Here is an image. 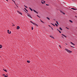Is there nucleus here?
Segmentation results:
<instances>
[{"mask_svg": "<svg viewBox=\"0 0 77 77\" xmlns=\"http://www.w3.org/2000/svg\"><path fill=\"white\" fill-rule=\"evenodd\" d=\"M27 62H28V63H30V62L29 60H27Z\"/></svg>", "mask_w": 77, "mask_h": 77, "instance_id": "obj_21", "label": "nucleus"}, {"mask_svg": "<svg viewBox=\"0 0 77 77\" xmlns=\"http://www.w3.org/2000/svg\"><path fill=\"white\" fill-rule=\"evenodd\" d=\"M3 70L5 72H7V71L6 69H3Z\"/></svg>", "mask_w": 77, "mask_h": 77, "instance_id": "obj_19", "label": "nucleus"}, {"mask_svg": "<svg viewBox=\"0 0 77 77\" xmlns=\"http://www.w3.org/2000/svg\"><path fill=\"white\" fill-rule=\"evenodd\" d=\"M51 24H52V25H53V26L54 25V24L52 23H51Z\"/></svg>", "mask_w": 77, "mask_h": 77, "instance_id": "obj_35", "label": "nucleus"}, {"mask_svg": "<svg viewBox=\"0 0 77 77\" xmlns=\"http://www.w3.org/2000/svg\"><path fill=\"white\" fill-rule=\"evenodd\" d=\"M57 30L58 31V32H59V33H61V32H60V31L59 30V29H57Z\"/></svg>", "mask_w": 77, "mask_h": 77, "instance_id": "obj_7", "label": "nucleus"}, {"mask_svg": "<svg viewBox=\"0 0 77 77\" xmlns=\"http://www.w3.org/2000/svg\"><path fill=\"white\" fill-rule=\"evenodd\" d=\"M40 21H41V22H42V23H44V22H43V21H42V20H41V19H40Z\"/></svg>", "mask_w": 77, "mask_h": 77, "instance_id": "obj_28", "label": "nucleus"}, {"mask_svg": "<svg viewBox=\"0 0 77 77\" xmlns=\"http://www.w3.org/2000/svg\"><path fill=\"white\" fill-rule=\"evenodd\" d=\"M49 36H50V37H51V38H53V39H54V37H53V36L51 35H49Z\"/></svg>", "mask_w": 77, "mask_h": 77, "instance_id": "obj_10", "label": "nucleus"}, {"mask_svg": "<svg viewBox=\"0 0 77 77\" xmlns=\"http://www.w3.org/2000/svg\"><path fill=\"white\" fill-rule=\"evenodd\" d=\"M53 26H54V27H55V25H54Z\"/></svg>", "mask_w": 77, "mask_h": 77, "instance_id": "obj_40", "label": "nucleus"}, {"mask_svg": "<svg viewBox=\"0 0 77 77\" xmlns=\"http://www.w3.org/2000/svg\"><path fill=\"white\" fill-rule=\"evenodd\" d=\"M20 27L18 26H17V30H18V29H20Z\"/></svg>", "mask_w": 77, "mask_h": 77, "instance_id": "obj_4", "label": "nucleus"}, {"mask_svg": "<svg viewBox=\"0 0 77 77\" xmlns=\"http://www.w3.org/2000/svg\"><path fill=\"white\" fill-rule=\"evenodd\" d=\"M66 29H68V30H69V28H68L67 27H66Z\"/></svg>", "mask_w": 77, "mask_h": 77, "instance_id": "obj_29", "label": "nucleus"}, {"mask_svg": "<svg viewBox=\"0 0 77 77\" xmlns=\"http://www.w3.org/2000/svg\"><path fill=\"white\" fill-rule=\"evenodd\" d=\"M30 17L31 18H32V17H31V16H30V17Z\"/></svg>", "mask_w": 77, "mask_h": 77, "instance_id": "obj_36", "label": "nucleus"}, {"mask_svg": "<svg viewBox=\"0 0 77 77\" xmlns=\"http://www.w3.org/2000/svg\"><path fill=\"white\" fill-rule=\"evenodd\" d=\"M29 9H30V11H33V10L32 9V8H30V7H29Z\"/></svg>", "mask_w": 77, "mask_h": 77, "instance_id": "obj_9", "label": "nucleus"}, {"mask_svg": "<svg viewBox=\"0 0 77 77\" xmlns=\"http://www.w3.org/2000/svg\"><path fill=\"white\" fill-rule=\"evenodd\" d=\"M42 1L43 2V3H45V1H42Z\"/></svg>", "mask_w": 77, "mask_h": 77, "instance_id": "obj_18", "label": "nucleus"}, {"mask_svg": "<svg viewBox=\"0 0 77 77\" xmlns=\"http://www.w3.org/2000/svg\"><path fill=\"white\" fill-rule=\"evenodd\" d=\"M55 26H57V27L58 25H57V24L55 23Z\"/></svg>", "mask_w": 77, "mask_h": 77, "instance_id": "obj_20", "label": "nucleus"}, {"mask_svg": "<svg viewBox=\"0 0 77 77\" xmlns=\"http://www.w3.org/2000/svg\"><path fill=\"white\" fill-rule=\"evenodd\" d=\"M32 30H33V27H32Z\"/></svg>", "mask_w": 77, "mask_h": 77, "instance_id": "obj_31", "label": "nucleus"}, {"mask_svg": "<svg viewBox=\"0 0 77 77\" xmlns=\"http://www.w3.org/2000/svg\"><path fill=\"white\" fill-rule=\"evenodd\" d=\"M24 7H25L26 8H27V7L25 5H24Z\"/></svg>", "mask_w": 77, "mask_h": 77, "instance_id": "obj_23", "label": "nucleus"}, {"mask_svg": "<svg viewBox=\"0 0 77 77\" xmlns=\"http://www.w3.org/2000/svg\"><path fill=\"white\" fill-rule=\"evenodd\" d=\"M46 6H49V5L48 4H46Z\"/></svg>", "mask_w": 77, "mask_h": 77, "instance_id": "obj_33", "label": "nucleus"}, {"mask_svg": "<svg viewBox=\"0 0 77 77\" xmlns=\"http://www.w3.org/2000/svg\"><path fill=\"white\" fill-rule=\"evenodd\" d=\"M51 29H52V30H53V28L51 27Z\"/></svg>", "mask_w": 77, "mask_h": 77, "instance_id": "obj_37", "label": "nucleus"}, {"mask_svg": "<svg viewBox=\"0 0 77 77\" xmlns=\"http://www.w3.org/2000/svg\"><path fill=\"white\" fill-rule=\"evenodd\" d=\"M70 47H72V48H74V47L72 46H70Z\"/></svg>", "mask_w": 77, "mask_h": 77, "instance_id": "obj_32", "label": "nucleus"}, {"mask_svg": "<svg viewBox=\"0 0 77 77\" xmlns=\"http://www.w3.org/2000/svg\"><path fill=\"white\" fill-rule=\"evenodd\" d=\"M24 10H25L26 11V12H28V11L27 10V9H26V8H24Z\"/></svg>", "mask_w": 77, "mask_h": 77, "instance_id": "obj_11", "label": "nucleus"}, {"mask_svg": "<svg viewBox=\"0 0 77 77\" xmlns=\"http://www.w3.org/2000/svg\"><path fill=\"white\" fill-rule=\"evenodd\" d=\"M65 50H66L67 52H68L69 53H72V51H69V50H68L67 49H65Z\"/></svg>", "mask_w": 77, "mask_h": 77, "instance_id": "obj_1", "label": "nucleus"}, {"mask_svg": "<svg viewBox=\"0 0 77 77\" xmlns=\"http://www.w3.org/2000/svg\"><path fill=\"white\" fill-rule=\"evenodd\" d=\"M7 31L8 33H9V29Z\"/></svg>", "mask_w": 77, "mask_h": 77, "instance_id": "obj_26", "label": "nucleus"}, {"mask_svg": "<svg viewBox=\"0 0 77 77\" xmlns=\"http://www.w3.org/2000/svg\"><path fill=\"white\" fill-rule=\"evenodd\" d=\"M70 43L71 44L73 45H75V44L72 43V42H70Z\"/></svg>", "mask_w": 77, "mask_h": 77, "instance_id": "obj_5", "label": "nucleus"}, {"mask_svg": "<svg viewBox=\"0 0 77 77\" xmlns=\"http://www.w3.org/2000/svg\"><path fill=\"white\" fill-rule=\"evenodd\" d=\"M69 21H70V23H73L72 21V20H70Z\"/></svg>", "mask_w": 77, "mask_h": 77, "instance_id": "obj_17", "label": "nucleus"}, {"mask_svg": "<svg viewBox=\"0 0 77 77\" xmlns=\"http://www.w3.org/2000/svg\"><path fill=\"white\" fill-rule=\"evenodd\" d=\"M56 23L57 24L59 25V23H58V22H57V21H56Z\"/></svg>", "mask_w": 77, "mask_h": 77, "instance_id": "obj_15", "label": "nucleus"}, {"mask_svg": "<svg viewBox=\"0 0 77 77\" xmlns=\"http://www.w3.org/2000/svg\"><path fill=\"white\" fill-rule=\"evenodd\" d=\"M3 75H5V74H4Z\"/></svg>", "mask_w": 77, "mask_h": 77, "instance_id": "obj_45", "label": "nucleus"}, {"mask_svg": "<svg viewBox=\"0 0 77 77\" xmlns=\"http://www.w3.org/2000/svg\"><path fill=\"white\" fill-rule=\"evenodd\" d=\"M27 15H28V16L29 17H30V14H28Z\"/></svg>", "mask_w": 77, "mask_h": 77, "instance_id": "obj_27", "label": "nucleus"}, {"mask_svg": "<svg viewBox=\"0 0 77 77\" xmlns=\"http://www.w3.org/2000/svg\"><path fill=\"white\" fill-rule=\"evenodd\" d=\"M59 29L60 30H62V28H61V27H60Z\"/></svg>", "mask_w": 77, "mask_h": 77, "instance_id": "obj_16", "label": "nucleus"}, {"mask_svg": "<svg viewBox=\"0 0 77 77\" xmlns=\"http://www.w3.org/2000/svg\"><path fill=\"white\" fill-rule=\"evenodd\" d=\"M33 11H34V12H35V13H36V14H38V12H37L36 11L34 10H33Z\"/></svg>", "mask_w": 77, "mask_h": 77, "instance_id": "obj_6", "label": "nucleus"}, {"mask_svg": "<svg viewBox=\"0 0 77 77\" xmlns=\"http://www.w3.org/2000/svg\"><path fill=\"white\" fill-rule=\"evenodd\" d=\"M12 0V1H13V2H14V0Z\"/></svg>", "mask_w": 77, "mask_h": 77, "instance_id": "obj_41", "label": "nucleus"}, {"mask_svg": "<svg viewBox=\"0 0 77 77\" xmlns=\"http://www.w3.org/2000/svg\"><path fill=\"white\" fill-rule=\"evenodd\" d=\"M42 3V4H44V2L42 1L41 2Z\"/></svg>", "mask_w": 77, "mask_h": 77, "instance_id": "obj_30", "label": "nucleus"}, {"mask_svg": "<svg viewBox=\"0 0 77 77\" xmlns=\"http://www.w3.org/2000/svg\"><path fill=\"white\" fill-rule=\"evenodd\" d=\"M2 48V45H0V48Z\"/></svg>", "mask_w": 77, "mask_h": 77, "instance_id": "obj_14", "label": "nucleus"}, {"mask_svg": "<svg viewBox=\"0 0 77 77\" xmlns=\"http://www.w3.org/2000/svg\"><path fill=\"white\" fill-rule=\"evenodd\" d=\"M30 23H32V24H34V25H36V26H38V25H37V24L33 23V22H32V21H30Z\"/></svg>", "mask_w": 77, "mask_h": 77, "instance_id": "obj_2", "label": "nucleus"}, {"mask_svg": "<svg viewBox=\"0 0 77 77\" xmlns=\"http://www.w3.org/2000/svg\"><path fill=\"white\" fill-rule=\"evenodd\" d=\"M17 12H18V13H19L20 14H21V15H22V13H21V12L19 11H17Z\"/></svg>", "mask_w": 77, "mask_h": 77, "instance_id": "obj_3", "label": "nucleus"}, {"mask_svg": "<svg viewBox=\"0 0 77 77\" xmlns=\"http://www.w3.org/2000/svg\"><path fill=\"white\" fill-rule=\"evenodd\" d=\"M59 46L60 47H60V45H59Z\"/></svg>", "mask_w": 77, "mask_h": 77, "instance_id": "obj_42", "label": "nucleus"}, {"mask_svg": "<svg viewBox=\"0 0 77 77\" xmlns=\"http://www.w3.org/2000/svg\"><path fill=\"white\" fill-rule=\"evenodd\" d=\"M60 12L63 13V15H65V13H63V12H62V11H61Z\"/></svg>", "mask_w": 77, "mask_h": 77, "instance_id": "obj_13", "label": "nucleus"}, {"mask_svg": "<svg viewBox=\"0 0 77 77\" xmlns=\"http://www.w3.org/2000/svg\"><path fill=\"white\" fill-rule=\"evenodd\" d=\"M7 1V2H8V0H6Z\"/></svg>", "mask_w": 77, "mask_h": 77, "instance_id": "obj_43", "label": "nucleus"}, {"mask_svg": "<svg viewBox=\"0 0 77 77\" xmlns=\"http://www.w3.org/2000/svg\"><path fill=\"white\" fill-rule=\"evenodd\" d=\"M75 17H76V18H77V16H75Z\"/></svg>", "mask_w": 77, "mask_h": 77, "instance_id": "obj_44", "label": "nucleus"}, {"mask_svg": "<svg viewBox=\"0 0 77 77\" xmlns=\"http://www.w3.org/2000/svg\"><path fill=\"white\" fill-rule=\"evenodd\" d=\"M9 34H11V31H9Z\"/></svg>", "mask_w": 77, "mask_h": 77, "instance_id": "obj_25", "label": "nucleus"}, {"mask_svg": "<svg viewBox=\"0 0 77 77\" xmlns=\"http://www.w3.org/2000/svg\"><path fill=\"white\" fill-rule=\"evenodd\" d=\"M37 17H39V18H41V17H40L39 16H38V15H37Z\"/></svg>", "mask_w": 77, "mask_h": 77, "instance_id": "obj_22", "label": "nucleus"}, {"mask_svg": "<svg viewBox=\"0 0 77 77\" xmlns=\"http://www.w3.org/2000/svg\"><path fill=\"white\" fill-rule=\"evenodd\" d=\"M49 26H50V25H49Z\"/></svg>", "mask_w": 77, "mask_h": 77, "instance_id": "obj_46", "label": "nucleus"}, {"mask_svg": "<svg viewBox=\"0 0 77 77\" xmlns=\"http://www.w3.org/2000/svg\"><path fill=\"white\" fill-rule=\"evenodd\" d=\"M47 18V19H48L49 20H50V18H49L48 17H46Z\"/></svg>", "mask_w": 77, "mask_h": 77, "instance_id": "obj_24", "label": "nucleus"}, {"mask_svg": "<svg viewBox=\"0 0 77 77\" xmlns=\"http://www.w3.org/2000/svg\"><path fill=\"white\" fill-rule=\"evenodd\" d=\"M5 77H8V76H6V75H5Z\"/></svg>", "mask_w": 77, "mask_h": 77, "instance_id": "obj_34", "label": "nucleus"}, {"mask_svg": "<svg viewBox=\"0 0 77 77\" xmlns=\"http://www.w3.org/2000/svg\"><path fill=\"white\" fill-rule=\"evenodd\" d=\"M14 3H15V2L14 1Z\"/></svg>", "mask_w": 77, "mask_h": 77, "instance_id": "obj_39", "label": "nucleus"}, {"mask_svg": "<svg viewBox=\"0 0 77 77\" xmlns=\"http://www.w3.org/2000/svg\"><path fill=\"white\" fill-rule=\"evenodd\" d=\"M61 35H63V36H64L65 37V38H66V36H65V35H63V34H62Z\"/></svg>", "mask_w": 77, "mask_h": 77, "instance_id": "obj_12", "label": "nucleus"}, {"mask_svg": "<svg viewBox=\"0 0 77 77\" xmlns=\"http://www.w3.org/2000/svg\"><path fill=\"white\" fill-rule=\"evenodd\" d=\"M16 5L17 7V8H18V6L17 5Z\"/></svg>", "mask_w": 77, "mask_h": 77, "instance_id": "obj_38", "label": "nucleus"}, {"mask_svg": "<svg viewBox=\"0 0 77 77\" xmlns=\"http://www.w3.org/2000/svg\"><path fill=\"white\" fill-rule=\"evenodd\" d=\"M71 9H73V10H77V9L75 8H71Z\"/></svg>", "mask_w": 77, "mask_h": 77, "instance_id": "obj_8", "label": "nucleus"}]
</instances>
